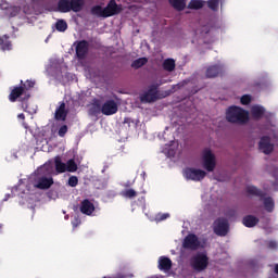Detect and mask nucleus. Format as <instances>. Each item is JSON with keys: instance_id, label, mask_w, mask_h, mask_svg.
I'll use <instances>...</instances> for the list:
<instances>
[{"instance_id": "obj_30", "label": "nucleus", "mask_w": 278, "mask_h": 278, "mask_svg": "<svg viewBox=\"0 0 278 278\" xmlns=\"http://www.w3.org/2000/svg\"><path fill=\"white\" fill-rule=\"evenodd\" d=\"M18 14H21V7H11L7 9L9 18H14V16H18Z\"/></svg>"}, {"instance_id": "obj_33", "label": "nucleus", "mask_w": 278, "mask_h": 278, "mask_svg": "<svg viewBox=\"0 0 278 278\" xmlns=\"http://www.w3.org/2000/svg\"><path fill=\"white\" fill-rule=\"evenodd\" d=\"M55 28H56V31H66V29H68V24L64 20H59L55 23Z\"/></svg>"}, {"instance_id": "obj_23", "label": "nucleus", "mask_w": 278, "mask_h": 278, "mask_svg": "<svg viewBox=\"0 0 278 278\" xmlns=\"http://www.w3.org/2000/svg\"><path fill=\"white\" fill-rule=\"evenodd\" d=\"M70 5L72 12H81L84 5H86V0H70Z\"/></svg>"}, {"instance_id": "obj_40", "label": "nucleus", "mask_w": 278, "mask_h": 278, "mask_svg": "<svg viewBox=\"0 0 278 278\" xmlns=\"http://www.w3.org/2000/svg\"><path fill=\"white\" fill-rule=\"evenodd\" d=\"M90 114L92 116H97V114H100L101 113V106L97 105V106H93L90 109Z\"/></svg>"}, {"instance_id": "obj_24", "label": "nucleus", "mask_w": 278, "mask_h": 278, "mask_svg": "<svg viewBox=\"0 0 278 278\" xmlns=\"http://www.w3.org/2000/svg\"><path fill=\"white\" fill-rule=\"evenodd\" d=\"M58 10L63 14L72 12L71 0H59Z\"/></svg>"}, {"instance_id": "obj_7", "label": "nucleus", "mask_w": 278, "mask_h": 278, "mask_svg": "<svg viewBox=\"0 0 278 278\" xmlns=\"http://www.w3.org/2000/svg\"><path fill=\"white\" fill-rule=\"evenodd\" d=\"M159 84L151 85L143 94L140 96L141 103H155L160 97L157 96Z\"/></svg>"}, {"instance_id": "obj_45", "label": "nucleus", "mask_w": 278, "mask_h": 278, "mask_svg": "<svg viewBox=\"0 0 278 278\" xmlns=\"http://www.w3.org/2000/svg\"><path fill=\"white\" fill-rule=\"evenodd\" d=\"M141 201H144V197H141Z\"/></svg>"}, {"instance_id": "obj_3", "label": "nucleus", "mask_w": 278, "mask_h": 278, "mask_svg": "<svg viewBox=\"0 0 278 278\" xmlns=\"http://www.w3.org/2000/svg\"><path fill=\"white\" fill-rule=\"evenodd\" d=\"M31 94L25 91L23 86H15L13 90H11L9 94V101L11 103H16V101H21L22 108L24 112H27V101H29Z\"/></svg>"}, {"instance_id": "obj_16", "label": "nucleus", "mask_w": 278, "mask_h": 278, "mask_svg": "<svg viewBox=\"0 0 278 278\" xmlns=\"http://www.w3.org/2000/svg\"><path fill=\"white\" fill-rule=\"evenodd\" d=\"M53 186V178H47V177H39L37 179V184L35 185V188H38V190H49Z\"/></svg>"}, {"instance_id": "obj_10", "label": "nucleus", "mask_w": 278, "mask_h": 278, "mask_svg": "<svg viewBox=\"0 0 278 278\" xmlns=\"http://www.w3.org/2000/svg\"><path fill=\"white\" fill-rule=\"evenodd\" d=\"M184 249H190V251H197L199 247H201V241H199V237L197 235H188L182 243Z\"/></svg>"}, {"instance_id": "obj_13", "label": "nucleus", "mask_w": 278, "mask_h": 278, "mask_svg": "<svg viewBox=\"0 0 278 278\" xmlns=\"http://www.w3.org/2000/svg\"><path fill=\"white\" fill-rule=\"evenodd\" d=\"M258 149H260V151L265 153V155H270V153H273V149H274L273 144L270 143V137L263 136L258 142Z\"/></svg>"}, {"instance_id": "obj_39", "label": "nucleus", "mask_w": 278, "mask_h": 278, "mask_svg": "<svg viewBox=\"0 0 278 278\" xmlns=\"http://www.w3.org/2000/svg\"><path fill=\"white\" fill-rule=\"evenodd\" d=\"M251 103V96L244 94L241 97V104L249 105Z\"/></svg>"}, {"instance_id": "obj_11", "label": "nucleus", "mask_w": 278, "mask_h": 278, "mask_svg": "<svg viewBox=\"0 0 278 278\" xmlns=\"http://www.w3.org/2000/svg\"><path fill=\"white\" fill-rule=\"evenodd\" d=\"M100 112H102L104 116H113V114H116V112H118V104H116V101L114 100H108L103 103Z\"/></svg>"}, {"instance_id": "obj_29", "label": "nucleus", "mask_w": 278, "mask_h": 278, "mask_svg": "<svg viewBox=\"0 0 278 278\" xmlns=\"http://www.w3.org/2000/svg\"><path fill=\"white\" fill-rule=\"evenodd\" d=\"M206 5L212 12H218L220 8V0H207Z\"/></svg>"}, {"instance_id": "obj_42", "label": "nucleus", "mask_w": 278, "mask_h": 278, "mask_svg": "<svg viewBox=\"0 0 278 278\" xmlns=\"http://www.w3.org/2000/svg\"><path fill=\"white\" fill-rule=\"evenodd\" d=\"M226 215L229 217V218H233V216H236V210H229Z\"/></svg>"}, {"instance_id": "obj_21", "label": "nucleus", "mask_w": 278, "mask_h": 278, "mask_svg": "<svg viewBox=\"0 0 278 278\" xmlns=\"http://www.w3.org/2000/svg\"><path fill=\"white\" fill-rule=\"evenodd\" d=\"M242 223L244 227L251 228L255 227V225L260 223V218L255 217L254 215H247L243 217Z\"/></svg>"}, {"instance_id": "obj_8", "label": "nucleus", "mask_w": 278, "mask_h": 278, "mask_svg": "<svg viewBox=\"0 0 278 278\" xmlns=\"http://www.w3.org/2000/svg\"><path fill=\"white\" fill-rule=\"evenodd\" d=\"M184 174L186 179H190L191 181H203V179L207 177V173L205 170L192 167L186 168Z\"/></svg>"}, {"instance_id": "obj_1", "label": "nucleus", "mask_w": 278, "mask_h": 278, "mask_svg": "<svg viewBox=\"0 0 278 278\" xmlns=\"http://www.w3.org/2000/svg\"><path fill=\"white\" fill-rule=\"evenodd\" d=\"M121 12H123V5L117 4L116 0H111L104 9L101 5H93L91 8V14L99 18H110V16L121 14Z\"/></svg>"}, {"instance_id": "obj_34", "label": "nucleus", "mask_w": 278, "mask_h": 278, "mask_svg": "<svg viewBox=\"0 0 278 278\" xmlns=\"http://www.w3.org/2000/svg\"><path fill=\"white\" fill-rule=\"evenodd\" d=\"M122 197L125 199H135V197H138V192H136L134 189H126L122 191Z\"/></svg>"}, {"instance_id": "obj_9", "label": "nucleus", "mask_w": 278, "mask_h": 278, "mask_svg": "<svg viewBox=\"0 0 278 278\" xmlns=\"http://www.w3.org/2000/svg\"><path fill=\"white\" fill-rule=\"evenodd\" d=\"M225 74V68L220 64L210 65L206 68L205 77L207 79H214L216 77H223Z\"/></svg>"}, {"instance_id": "obj_38", "label": "nucleus", "mask_w": 278, "mask_h": 278, "mask_svg": "<svg viewBox=\"0 0 278 278\" xmlns=\"http://www.w3.org/2000/svg\"><path fill=\"white\" fill-rule=\"evenodd\" d=\"M67 132H68V126L63 125V126L60 127V129H59L60 138H64Z\"/></svg>"}, {"instance_id": "obj_20", "label": "nucleus", "mask_w": 278, "mask_h": 278, "mask_svg": "<svg viewBox=\"0 0 278 278\" xmlns=\"http://www.w3.org/2000/svg\"><path fill=\"white\" fill-rule=\"evenodd\" d=\"M251 114L253 118H255L256 121H260V118H262V116L266 114V109L260 105L252 106Z\"/></svg>"}, {"instance_id": "obj_6", "label": "nucleus", "mask_w": 278, "mask_h": 278, "mask_svg": "<svg viewBox=\"0 0 278 278\" xmlns=\"http://www.w3.org/2000/svg\"><path fill=\"white\" fill-rule=\"evenodd\" d=\"M213 231L219 238H225L229 233V222L225 217H219L214 222Z\"/></svg>"}, {"instance_id": "obj_26", "label": "nucleus", "mask_w": 278, "mask_h": 278, "mask_svg": "<svg viewBox=\"0 0 278 278\" xmlns=\"http://www.w3.org/2000/svg\"><path fill=\"white\" fill-rule=\"evenodd\" d=\"M54 166L58 174L66 173V164L62 162V157H54Z\"/></svg>"}, {"instance_id": "obj_43", "label": "nucleus", "mask_w": 278, "mask_h": 278, "mask_svg": "<svg viewBox=\"0 0 278 278\" xmlns=\"http://www.w3.org/2000/svg\"><path fill=\"white\" fill-rule=\"evenodd\" d=\"M17 118H21V121H25V114H23V113L18 114Z\"/></svg>"}, {"instance_id": "obj_44", "label": "nucleus", "mask_w": 278, "mask_h": 278, "mask_svg": "<svg viewBox=\"0 0 278 278\" xmlns=\"http://www.w3.org/2000/svg\"><path fill=\"white\" fill-rule=\"evenodd\" d=\"M1 229H3V225H2V224H0V230H1Z\"/></svg>"}, {"instance_id": "obj_25", "label": "nucleus", "mask_w": 278, "mask_h": 278, "mask_svg": "<svg viewBox=\"0 0 278 278\" xmlns=\"http://www.w3.org/2000/svg\"><path fill=\"white\" fill-rule=\"evenodd\" d=\"M168 3L177 12H184L186 10V0H168Z\"/></svg>"}, {"instance_id": "obj_4", "label": "nucleus", "mask_w": 278, "mask_h": 278, "mask_svg": "<svg viewBox=\"0 0 278 278\" xmlns=\"http://www.w3.org/2000/svg\"><path fill=\"white\" fill-rule=\"evenodd\" d=\"M190 266L195 273H203L210 266V257L203 252H198L190 258Z\"/></svg>"}, {"instance_id": "obj_18", "label": "nucleus", "mask_w": 278, "mask_h": 278, "mask_svg": "<svg viewBox=\"0 0 278 278\" xmlns=\"http://www.w3.org/2000/svg\"><path fill=\"white\" fill-rule=\"evenodd\" d=\"M260 201H263V205L269 214L275 212V200L271 197L261 198Z\"/></svg>"}, {"instance_id": "obj_41", "label": "nucleus", "mask_w": 278, "mask_h": 278, "mask_svg": "<svg viewBox=\"0 0 278 278\" xmlns=\"http://www.w3.org/2000/svg\"><path fill=\"white\" fill-rule=\"evenodd\" d=\"M268 249H277V242L276 241H269L267 243Z\"/></svg>"}, {"instance_id": "obj_2", "label": "nucleus", "mask_w": 278, "mask_h": 278, "mask_svg": "<svg viewBox=\"0 0 278 278\" xmlns=\"http://www.w3.org/2000/svg\"><path fill=\"white\" fill-rule=\"evenodd\" d=\"M226 121L235 125H247L249 123V111L231 105L226 110Z\"/></svg>"}, {"instance_id": "obj_15", "label": "nucleus", "mask_w": 278, "mask_h": 278, "mask_svg": "<svg viewBox=\"0 0 278 278\" xmlns=\"http://www.w3.org/2000/svg\"><path fill=\"white\" fill-rule=\"evenodd\" d=\"M79 210L81 214H85L86 216H92L96 210L94 203H92L88 199H85L80 202Z\"/></svg>"}, {"instance_id": "obj_14", "label": "nucleus", "mask_w": 278, "mask_h": 278, "mask_svg": "<svg viewBox=\"0 0 278 278\" xmlns=\"http://www.w3.org/2000/svg\"><path fill=\"white\" fill-rule=\"evenodd\" d=\"M157 268L162 273H169L173 268V261L167 256H160L157 261Z\"/></svg>"}, {"instance_id": "obj_5", "label": "nucleus", "mask_w": 278, "mask_h": 278, "mask_svg": "<svg viewBox=\"0 0 278 278\" xmlns=\"http://www.w3.org/2000/svg\"><path fill=\"white\" fill-rule=\"evenodd\" d=\"M202 162L203 168L207 170V173H214V169L216 168V155L212 153V150L207 148L203 150Z\"/></svg>"}, {"instance_id": "obj_28", "label": "nucleus", "mask_w": 278, "mask_h": 278, "mask_svg": "<svg viewBox=\"0 0 278 278\" xmlns=\"http://www.w3.org/2000/svg\"><path fill=\"white\" fill-rule=\"evenodd\" d=\"M175 59H166L163 62V68L164 71H167V73H173L175 71Z\"/></svg>"}, {"instance_id": "obj_32", "label": "nucleus", "mask_w": 278, "mask_h": 278, "mask_svg": "<svg viewBox=\"0 0 278 278\" xmlns=\"http://www.w3.org/2000/svg\"><path fill=\"white\" fill-rule=\"evenodd\" d=\"M67 173H77V163H75V160L71 159L65 164Z\"/></svg>"}, {"instance_id": "obj_37", "label": "nucleus", "mask_w": 278, "mask_h": 278, "mask_svg": "<svg viewBox=\"0 0 278 278\" xmlns=\"http://www.w3.org/2000/svg\"><path fill=\"white\" fill-rule=\"evenodd\" d=\"M77 184H79V178H77V176H71L68 178V186L71 188H76Z\"/></svg>"}, {"instance_id": "obj_17", "label": "nucleus", "mask_w": 278, "mask_h": 278, "mask_svg": "<svg viewBox=\"0 0 278 278\" xmlns=\"http://www.w3.org/2000/svg\"><path fill=\"white\" fill-rule=\"evenodd\" d=\"M66 116H68L66 103L60 102L59 108L55 110L54 118L55 121H66Z\"/></svg>"}, {"instance_id": "obj_31", "label": "nucleus", "mask_w": 278, "mask_h": 278, "mask_svg": "<svg viewBox=\"0 0 278 278\" xmlns=\"http://www.w3.org/2000/svg\"><path fill=\"white\" fill-rule=\"evenodd\" d=\"M147 62H149V59L139 58L131 63V67L132 68H142V66H144V64H147Z\"/></svg>"}, {"instance_id": "obj_27", "label": "nucleus", "mask_w": 278, "mask_h": 278, "mask_svg": "<svg viewBox=\"0 0 278 278\" xmlns=\"http://www.w3.org/2000/svg\"><path fill=\"white\" fill-rule=\"evenodd\" d=\"M204 5H205L204 0H191L188 3V9L189 10H201V9H203Z\"/></svg>"}, {"instance_id": "obj_19", "label": "nucleus", "mask_w": 278, "mask_h": 278, "mask_svg": "<svg viewBox=\"0 0 278 278\" xmlns=\"http://www.w3.org/2000/svg\"><path fill=\"white\" fill-rule=\"evenodd\" d=\"M245 192H248V194H252V197H260L261 200H263L264 197H266V192L260 190L255 186H248Z\"/></svg>"}, {"instance_id": "obj_35", "label": "nucleus", "mask_w": 278, "mask_h": 278, "mask_svg": "<svg viewBox=\"0 0 278 278\" xmlns=\"http://www.w3.org/2000/svg\"><path fill=\"white\" fill-rule=\"evenodd\" d=\"M21 86L27 92L28 90H31V88H34L36 86V81L26 80L25 83H23V80H21Z\"/></svg>"}, {"instance_id": "obj_12", "label": "nucleus", "mask_w": 278, "mask_h": 278, "mask_svg": "<svg viewBox=\"0 0 278 278\" xmlns=\"http://www.w3.org/2000/svg\"><path fill=\"white\" fill-rule=\"evenodd\" d=\"M90 45L86 40H80L76 45V56L78 60H86V55H88V49Z\"/></svg>"}, {"instance_id": "obj_22", "label": "nucleus", "mask_w": 278, "mask_h": 278, "mask_svg": "<svg viewBox=\"0 0 278 278\" xmlns=\"http://www.w3.org/2000/svg\"><path fill=\"white\" fill-rule=\"evenodd\" d=\"M0 49L2 51H12V41H10L8 35L0 37Z\"/></svg>"}, {"instance_id": "obj_36", "label": "nucleus", "mask_w": 278, "mask_h": 278, "mask_svg": "<svg viewBox=\"0 0 278 278\" xmlns=\"http://www.w3.org/2000/svg\"><path fill=\"white\" fill-rule=\"evenodd\" d=\"M166 218H170V214L168 213H159L156 216H155V220L157 223H162V220H166Z\"/></svg>"}]
</instances>
